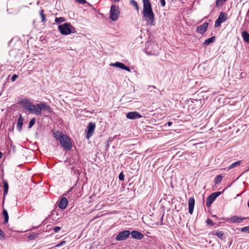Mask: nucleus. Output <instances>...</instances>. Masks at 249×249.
<instances>
[{"mask_svg":"<svg viewBox=\"0 0 249 249\" xmlns=\"http://www.w3.org/2000/svg\"><path fill=\"white\" fill-rule=\"evenodd\" d=\"M142 18L146 21V25L150 26L155 25V15L152 6L149 0H142Z\"/></svg>","mask_w":249,"mask_h":249,"instance_id":"nucleus-1","label":"nucleus"},{"mask_svg":"<svg viewBox=\"0 0 249 249\" xmlns=\"http://www.w3.org/2000/svg\"><path fill=\"white\" fill-rule=\"evenodd\" d=\"M58 29L62 35H68L76 32V29L70 23H65L59 25Z\"/></svg>","mask_w":249,"mask_h":249,"instance_id":"nucleus-2","label":"nucleus"},{"mask_svg":"<svg viewBox=\"0 0 249 249\" xmlns=\"http://www.w3.org/2000/svg\"><path fill=\"white\" fill-rule=\"evenodd\" d=\"M144 48L145 53L148 55H158L160 53V48L157 44L150 42L146 43Z\"/></svg>","mask_w":249,"mask_h":249,"instance_id":"nucleus-3","label":"nucleus"},{"mask_svg":"<svg viewBox=\"0 0 249 249\" xmlns=\"http://www.w3.org/2000/svg\"><path fill=\"white\" fill-rule=\"evenodd\" d=\"M60 144L64 150L71 151L72 149V144L71 138L67 134H64L62 136L59 141Z\"/></svg>","mask_w":249,"mask_h":249,"instance_id":"nucleus-4","label":"nucleus"},{"mask_svg":"<svg viewBox=\"0 0 249 249\" xmlns=\"http://www.w3.org/2000/svg\"><path fill=\"white\" fill-rule=\"evenodd\" d=\"M120 14V11L118 6L112 4L110 7L109 11V18L113 21H116Z\"/></svg>","mask_w":249,"mask_h":249,"instance_id":"nucleus-5","label":"nucleus"},{"mask_svg":"<svg viewBox=\"0 0 249 249\" xmlns=\"http://www.w3.org/2000/svg\"><path fill=\"white\" fill-rule=\"evenodd\" d=\"M231 184H229L227 187H226L222 192H216L213 193L210 195L206 200V206L208 207H209L212 204L214 201V200L216 199V198L219 196L222 193H223L226 189H227L228 187L231 186Z\"/></svg>","mask_w":249,"mask_h":249,"instance_id":"nucleus-6","label":"nucleus"},{"mask_svg":"<svg viewBox=\"0 0 249 249\" xmlns=\"http://www.w3.org/2000/svg\"><path fill=\"white\" fill-rule=\"evenodd\" d=\"M228 19V15L226 13L222 12L220 13L218 18L215 21L214 27L218 28L221 26V23L224 22Z\"/></svg>","mask_w":249,"mask_h":249,"instance_id":"nucleus-7","label":"nucleus"},{"mask_svg":"<svg viewBox=\"0 0 249 249\" xmlns=\"http://www.w3.org/2000/svg\"><path fill=\"white\" fill-rule=\"evenodd\" d=\"M43 103L41 102L36 105H32L31 108L30 112L32 113H35L37 116L41 115L42 114Z\"/></svg>","mask_w":249,"mask_h":249,"instance_id":"nucleus-8","label":"nucleus"},{"mask_svg":"<svg viewBox=\"0 0 249 249\" xmlns=\"http://www.w3.org/2000/svg\"><path fill=\"white\" fill-rule=\"evenodd\" d=\"M95 128V124L94 123L90 122L88 124L85 130L86 138L87 139H89L92 136Z\"/></svg>","mask_w":249,"mask_h":249,"instance_id":"nucleus-9","label":"nucleus"},{"mask_svg":"<svg viewBox=\"0 0 249 249\" xmlns=\"http://www.w3.org/2000/svg\"><path fill=\"white\" fill-rule=\"evenodd\" d=\"M18 104L21 105L22 108L24 110H27L29 112L33 104L27 98L22 99L18 102Z\"/></svg>","mask_w":249,"mask_h":249,"instance_id":"nucleus-10","label":"nucleus"},{"mask_svg":"<svg viewBox=\"0 0 249 249\" xmlns=\"http://www.w3.org/2000/svg\"><path fill=\"white\" fill-rule=\"evenodd\" d=\"M42 113V116L48 117L53 112L52 107L49 105L45 102H43Z\"/></svg>","mask_w":249,"mask_h":249,"instance_id":"nucleus-11","label":"nucleus"},{"mask_svg":"<svg viewBox=\"0 0 249 249\" xmlns=\"http://www.w3.org/2000/svg\"><path fill=\"white\" fill-rule=\"evenodd\" d=\"M130 234V231L128 230L123 231L119 232L118 235L116 236L115 239L116 241H123L127 239Z\"/></svg>","mask_w":249,"mask_h":249,"instance_id":"nucleus-12","label":"nucleus"},{"mask_svg":"<svg viewBox=\"0 0 249 249\" xmlns=\"http://www.w3.org/2000/svg\"><path fill=\"white\" fill-rule=\"evenodd\" d=\"M209 25V23L205 22L202 25L197 26L196 29V32L201 35H203L207 30Z\"/></svg>","mask_w":249,"mask_h":249,"instance_id":"nucleus-13","label":"nucleus"},{"mask_svg":"<svg viewBox=\"0 0 249 249\" xmlns=\"http://www.w3.org/2000/svg\"><path fill=\"white\" fill-rule=\"evenodd\" d=\"M142 115L137 111L129 112L126 114V117L127 119L134 120L142 117Z\"/></svg>","mask_w":249,"mask_h":249,"instance_id":"nucleus-14","label":"nucleus"},{"mask_svg":"<svg viewBox=\"0 0 249 249\" xmlns=\"http://www.w3.org/2000/svg\"><path fill=\"white\" fill-rule=\"evenodd\" d=\"M245 218L238 216L237 215H234L231 218H221V220H225L227 221H229L230 220L231 223H236V222H240L242 220L245 219Z\"/></svg>","mask_w":249,"mask_h":249,"instance_id":"nucleus-15","label":"nucleus"},{"mask_svg":"<svg viewBox=\"0 0 249 249\" xmlns=\"http://www.w3.org/2000/svg\"><path fill=\"white\" fill-rule=\"evenodd\" d=\"M110 65L112 66H114V67L119 68H120L121 69H122L123 70H125V71H129V72L130 71V68L129 67H128L127 66L125 65V64H124V63H121L120 62H116L115 63H111L110 64Z\"/></svg>","mask_w":249,"mask_h":249,"instance_id":"nucleus-16","label":"nucleus"},{"mask_svg":"<svg viewBox=\"0 0 249 249\" xmlns=\"http://www.w3.org/2000/svg\"><path fill=\"white\" fill-rule=\"evenodd\" d=\"M68 204V201L66 197H62L58 202V207L61 210H64Z\"/></svg>","mask_w":249,"mask_h":249,"instance_id":"nucleus-17","label":"nucleus"},{"mask_svg":"<svg viewBox=\"0 0 249 249\" xmlns=\"http://www.w3.org/2000/svg\"><path fill=\"white\" fill-rule=\"evenodd\" d=\"M195 204V200L194 197H191L188 199V211L190 214H192Z\"/></svg>","mask_w":249,"mask_h":249,"instance_id":"nucleus-18","label":"nucleus"},{"mask_svg":"<svg viewBox=\"0 0 249 249\" xmlns=\"http://www.w3.org/2000/svg\"><path fill=\"white\" fill-rule=\"evenodd\" d=\"M209 234V235H216L221 240H224L226 237L225 233L222 231H211Z\"/></svg>","mask_w":249,"mask_h":249,"instance_id":"nucleus-19","label":"nucleus"},{"mask_svg":"<svg viewBox=\"0 0 249 249\" xmlns=\"http://www.w3.org/2000/svg\"><path fill=\"white\" fill-rule=\"evenodd\" d=\"M131 237L133 239L140 240L143 237V234L138 231H132L130 232Z\"/></svg>","mask_w":249,"mask_h":249,"instance_id":"nucleus-20","label":"nucleus"},{"mask_svg":"<svg viewBox=\"0 0 249 249\" xmlns=\"http://www.w3.org/2000/svg\"><path fill=\"white\" fill-rule=\"evenodd\" d=\"M3 195H4V197H3V201L5 199V197L6 195L7 194L9 189V185L8 182L7 180H4L3 178Z\"/></svg>","mask_w":249,"mask_h":249,"instance_id":"nucleus-21","label":"nucleus"},{"mask_svg":"<svg viewBox=\"0 0 249 249\" xmlns=\"http://www.w3.org/2000/svg\"><path fill=\"white\" fill-rule=\"evenodd\" d=\"M23 121H24V118L21 116V115L20 114L18 120L17 125V129L19 132H20L22 130Z\"/></svg>","mask_w":249,"mask_h":249,"instance_id":"nucleus-22","label":"nucleus"},{"mask_svg":"<svg viewBox=\"0 0 249 249\" xmlns=\"http://www.w3.org/2000/svg\"><path fill=\"white\" fill-rule=\"evenodd\" d=\"M52 132L53 133L54 138L56 139V140L58 141L61 139L62 136L65 134L62 132H60L59 131H54V130H52Z\"/></svg>","mask_w":249,"mask_h":249,"instance_id":"nucleus-23","label":"nucleus"},{"mask_svg":"<svg viewBox=\"0 0 249 249\" xmlns=\"http://www.w3.org/2000/svg\"><path fill=\"white\" fill-rule=\"evenodd\" d=\"M2 214L4 217L3 224H6L8 223L9 220V215L7 211L5 209H3Z\"/></svg>","mask_w":249,"mask_h":249,"instance_id":"nucleus-24","label":"nucleus"},{"mask_svg":"<svg viewBox=\"0 0 249 249\" xmlns=\"http://www.w3.org/2000/svg\"><path fill=\"white\" fill-rule=\"evenodd\" d=\"M244 42L249 43V33L246 31H244L241 33Z\"/></svg>","mask_w":249,"mask_h":249,"instance_id":"nucleus-25","label":"nucleus"},{"mask_svg":"<svg viewBox=\"0 0 249 249\" xmlns=\"http://www.w3.org/2000/svg\"><path fill=\"white\" fill-rule=\"evenodd\" d=\"M215 39H216L215 36H213L209 38L206 39L204 41L203 44H204L205 45H209L211 43H213L214 41V40H215Z\"/></svg>","mask_w":249,"mask_h":249,"instance_id":"nucleus-26","label":"nucleus"},{"mask_svg":"<svg viewBox=\"0 0 249 249\" xmlns=\"http://www.w3.org/2000/svg\"><path fill=\"white\" fill-rule=\"evenodd\" d=\"M38 235L39 233L36 232H33L28 235V239L29 240H33L36 239L38 237Z\"/></svg>","mask_w":249,"mask_h":249,"instance_id":"nucleus-27","label":"nucleus"},{"mask_svg":"<svg viewBox=\"0 0 249 249\" xmlns=\"http://www.w3.org/2000/svg\"><path fill=\"white\" fill-rule=\"evenodd\" d=\"M114 138L111 137H108L107 140L106 142L105 148L106 150L107 151L109 147L110 143H111L114 140Z\"/></svg>","mask_w":249,"mask_h":249,"instance_id":"nucleus-28","label":"nucleus"},{"mask_svg":"<svg viewBox=\"0 0 249 249\" xmlns=\"http://www.w3.org/2000/svg\"><path fill=\"white\" fill-rule=\"evenodd\" d=\"M223 176L221 174L216 176L215 177V178L214 180V182L215 184H217L220 183V182L221 181V180L223 178Z\"/></svg>","mask_w":249,"mask_h":249,"instance_id":"nucleus-29","label":"nucleus"},{"mask_svg":"<svg viewBox=\"0 0 249 249\" xmlns=\"http://www.w3.org/2000/svg\"><path fill=\"white\" fill-rule=\"evenodd\" d=\"M241 162V160H238L232 163L230 166H229L228 170L240 165Z\"/></svg>","mask_w":249,"mask_h":249,"instance_id":"nucleus-30","label":"nucleus"},{"mask_svg":"<svg viewBox=\"0 0 249 249\" xmlns=\"http://www.w3.org/2000/svg\"><path fill=\"white\" fill-rule=\"evenodd\" d=\"M44 10L41 8L40 11H39V15L41 18V21L43 22H45L46 21V15L44 13Z\"/></svg>","mask_w":249,"mask_h":249,"instance_id":"nucleus-31","label":"nucleus"},{"mask_svg":"<svg viewBox=\"0 0 249 249\" xmlns=\"http://www.w3.org/2000/svg\"><path fill=\"white\" fill-rule=\"evenodd\" d=\"M227 0H216L215 5L217 7L222 6Z\"/></svg>","mask_w":249,"mask_h":249,"instance_id":"nucleus-32","label":"nucleus"},{"mask_svg":"<svg viewBox=\"0 0 249 249\" xmlns=\"http://www.w3.org/2000/svg\"><path fill=\"white\" fill-rule=\"evenodd\" d=\"M66 19L64 17H59V18H55V22L57 24H59L64 21H65Z\"/></svg>","mask_w":249,"mask_h":249,"instance_id":"nucleus-33","label":"nucleus"},{"mask_svg":"<svg viewBox=\"0 0 249 249\" xmlns=\"http://www.w3.org/2000/svg\"><path fill=\"white\" fill-rule=\"evenodd\" d=\"M129 3L132 5L134 7H135V9L138 11L139 9V7L138 4L137 2L135 0H130Z\"/></svg>","mask_w":249,"mask_h":249,"instance_id":"nucleus-34","label":"nucleus"},{"mask_svg":"<svg viewBox=\"0 0 249 249\" xmlns=\"http://www.w3.org/2000/svg\"><path fill=\"white\" fill-rule=\"evenodd\" d=\"M36 122V118H33L31 119L30 121L29 122V125H28V129H30L33 127V126L35 124Z\"/></svg>","mask_w":249,"mask_h":249,"instance_id":"nucleus-35","label":"nucleus"},{"mask_svg":"<svg viewBox=\"0 0 249 249\" xmlns=\"http://www.w3.org/2000/svg\"><path fill=\"white\" fill-rule=\"evenodd\" d=\"M205 223L207 225H209L210 226H213L216 224V223H214L211 219L209 218L206 219Z\"/></svg>","mask_w":249,"mask_h":249,"instance_id":"nucleus-36","label":"nucleus"},{"mask_svg":"<svg viewBox=\"0 0 249 249\" xmlns=\"http://www.w3.org/2000/svg\"><path fill=\"white\" fill-rule=\"evenodd\" d=\"M239 230H240V231L242 232H246V233H249V226L244 227L241 229H239Z\"/></svg>","mask_w":249,"mask_h":249,"instance_id":"nucleus-37","label":"nucleus"},{"mask_svg":"<svg viewBox=\"0 0 249 249\" xmlns=\"http://www.w3.org/2000/svg\"><path fill=\"white\" fill-rule=\"evenodd\" d=\"M51 229V228H50L49 230H50ZM52 230H53V231L55 233L58 232L61 229V228L59 226H56L53 228H52Z\"/></svg>","mask_w":249,"mask_h":249,"instance_id":"nucleus-38","label":"nucleus"},{"mask_svg":"<svg viewBox=\"0 0 249 249\" xmlns=\"http://www.w3.org/2000/svg\"><path fill=\"white\" fill-rule=\"evenodd\" d=\"M118 178L119 180L120 181H124V175L123 173V172H121L118 176Z\"/></svg>","mask_w":249,"mask_h":249,"instance_id":"nucleus-39","label":"nucleus"},{"mask_svg":"<svg viewBox=\"0 0 249 249\" xmlns=\"http://www.w3.org/2000/svg\"><path fill=\"white\" fill-rule=\"evenodd\" d=\"M5 239V236L4 232L0 229V240H4Z\"/></svg>","mask_w":249,"mask_h":249,"instance_id":"nucleus-40","label":"nucleus"},{"mask_svg":"<svg viewBox=\"0 0 249 249\" xmlns=\"http://www.w3.org/2000/svg\"><path fill=\"white\" fill-rule=\"evenodd\" d=\"M71 171H73V174H75V175H76V174H78V175H79V174H80L79 169H76V168H75V167L72 166V167L71 168Z\"/></svg>","mask_w":249,"mask_h":249,"instance_id":"nucleus-41","label":"nucleus"},{"mask_svg":"<svg viewBox=\"0 0 249 249\" xmlns=\"http://www.w3.org/2000/svg\"><path fill=\"white\" fill-rule=\"evenodd\" d=\"M18 75L16 74H13L12 77H11V80L12 81V82H14L16 81V80L18 78Z\"/></svg>","mask_w":249,"mask_h":249,"instance_id":"nucleus-42","label":"nucleus"},{"mask_svg":"<svg viewBox=\"0 0 249 249\" xmlns=\"http://www.w3.org/2000/svg\"><path fill=\"white\" fill-rule=\"evenodd\" d=\"M76 2L80 4H85L88 3L86 0H75Z\"/></svg>","mask_w":249,"mask_h":249,"instance_id":"nucleus-43","label":"nucleus"},{"mask_svg":"<svg viewBox=\"0 0 249 249\" xmlns=\"http://www.w3.org/2000/svg\"><path fill=\"white\" fill-rule=\"evenodd\" d=\"M65 243H66V241H62L59 244H57L55 247H60V246L64 245Z\"/></svg>","mask_w":249,"mask_h":249,"instance_id":"nucleus-44","label":"nucleus"},{"mask_svg":"<svg viewBox=\"0 0 249 249\" xmlns=\"http://www.w3.org/2000/svg\"><path fill=\"white\" fill-rule=\"evenodd\" d=\"M14 127H15V123H14L12 124V125L11 126V127H10V128H8V131L10 132V131H13L14 130Z\"/></svg>","mask_w":249,"mask_h":249,"instance_id":"nucleus-45","label":"nucleus"},{"mask_svg":"<svg viewBox=\"0 0 249 249\" xmlns=\"http://www.w3.org/2000/svg\"><path fill=\"white\" fill-rule=\"evenodd\" d=\"M160 5L162 7H164L165 5V0H159Z\"/></svg>","mask_w":249,"mask_h":249,"instance_id":"nucleus-46","label":"nucleus"},{"mask_svg":"<svg viewBox=\"0 0 249 249\" xmlns=\"http://www.w3.org/2000/svg\"><path fill=\"white\" fill-rule=\"evenodd\" d=\"M44 221H43L41 224H40L39 225L37 226H34L31 229H30V231H32V230H36L39 227H40L42 224H43L44 223Z\"/></svg>","mask_w":249,"mask_h":249,"instance_id":"nucleus-47","label":"nucleus"},{"mask_svg":"<svg viewBox=\"0 0 249 249\" xmlns=\"http://www.w3.org/2000/svg\"><path fill=\"white\" fill-rule=\"evenodd\" d=\"M73 188V187H71L69 191H68L67 192H66L64 194L63 196H67L68 194H69L72 191Z\"/></svg>","mask_w":249,"mask_h":249,"instance_id":"nucleus-48","label":"nucleus"},{"mask_svg":"<svg viewBox=\"0 0 249 249\" xmlns=\"http://www.w3.org/2000/svg\"><path fill=\"white\" fill-rule=\"evenodd\" d=\"M163 216H164V213L162 214L160 219V225H163Z\"/></svg>","mask_w":249,"mask_h":249,"instance_id":"nucleus-49","label":"nucleus"},{"mask_svg":"<svg viewBox=\"0 0 249 249\" xmlns=\"http://www.w3.org/2000/svg\"><path fill=\"white\" fill-rule=\"evenodd\" d=\"M172 124V122H171V121H168L166 124L165 125H167L168 126H171V125Z\"/></svg>","mask_w":249,"mask_h":249,"instance_id":"nucleus-50","label":"nucleus"},{"mask_svg":"<svg viewBox=\"0 0 249 249\" xmlns=\"http://www.w3.org/2000/svg\"><path fill=\"white\" fill-rule=\"evenodd\" d=\"M249 171V166L248 169H247L245 172H243V173H242V174H241V175H240V176H239L237 178H239L241 176H242V175L243 174H244L245 172H248V171Z\"/></svg>","mask_w":249,"mask_h":249,"instance_id":"nucleus-51","label":"nucleus"},{"mask_svg":"<svg viewBox=\"0 0 249 249\" xmlns=\"http://www.w3.org/2000/svg\"><path fill=\"white\" fill-rule=\"evenodd\" d=\"M232 243V239H231L230 241L229 242V247H230Z\"/></svg>","mask_w":249,"mask_h":249,"instance_id":"nucleus-52","label":"nucleus"},{"mask_svg":"<svg viewBox=\"0 0 249 249\" xmlns=\"http://www.w3.org/2000/svg\"><path fill=\"white\" fill-rule=\"evenodd\" d=\"M221 222H218V223H216V224H215V225H216L217 227H219L221 226Z\"/></svg>","mask_w":249,"mask_h":249,"instance_id":"nucleus-53","label":"nucleus"},{"mask_svg":"<svg viewBox=\"0 0 249 249\" xmlns=\"http://www.w3.org/2000/svg\"><path fill=\"white\" fill-rule=\"evenodd\" d=\"M111 0L112 1V2H115V3L118 2L120 1V0Z\"/></svg>","mask_w":249,"mask_h":249,"instance_id":"nucleus-54","label":"nucleus"},{"mask_svg":"<svg viewBox=\"0 0 249 249\" xmlns=\"http://www.w3.org/2000/svg\"><path fill=\"white\" fill-rule=\"evenodd\" d=\"M212 217L216 218V219H219V218L216 215L213 214V215H212Z\"/></svg>","mask_w":249,"mask_h":249,"instance_id":"nucleus-55","label":"nucleus"},{"mask_svg":"<svg viewBox=\"0 0 249 249\" xmlns=\"http://www.w3.org/2000/svg\"><path fill=\"white\" fill-rule=\"evenodd\" d=\"M2 155H3L2 153L0 151V159L2 158Z\"/></svg>","mask_w":249,"mask_h":249,"instance_id":"nucleus-56","label":"nucleus"},{"mask_svg":"<svg viewBox=\"0 0 249 249\" xmlns=\"http://www.w3.org/2000/svg\"><path fill=\"white\" fill-rule=\"evenodd\" d=\"M197 101V99H191V102L194 103V101Z\"/></svg>","mask_w":249,"mask_h":249,"instance_id":"nucleus-57","label":"nucleus"},{"mask_svg":"<svg viewBox=\"0 0 249 249\" xmlns=\"http://www.w3.org/2000/svg\"><path fill=\"white\" fill-rule=\"evenodd\" d=\"M86 4H87L89 6H90V7L92 6V4H90V3H89V2L87 3Z\"/></svg>","mask_w":249,"mask_h":249,"instance_id":"nucleus-58","label":"nucleus"},{"mask_svg":"<svg viewBox=\"0 0 249 249\" xmlns=\"http://www.w3.org/2000/svg\"><path fill=\"white\" fill-rule=\"evenodd\" d=\"M176 0H171V1L172 2H175L176 1Z\"/></svg>","mask_w":249,"mask_h":249,"instance_id":"nucleus-59","label":"nucleus"},{"mask_svg":"<svg viewBox=\"0 0 249 249\" xmlns=\"http://www.w3.org/2000/svg\"><path fill=\"white\" fill-rule=\"evenodd\" d=\"M247 15H249V10L248 11Z\"/></svg>","mask_w":249,"mask_h":249,"instance_id":"nucleus-60","label":"nucleus"},{"mask_svg":"<svg viewBox=\"0 0 249 249\" xmlns=\"http://www.w3.org/2000/svg\"><path fill=\"white\" fill-rule=\"evenodd\" d=\"M247 205H248V207L249 208V201L248 202Z\"/></svg>","mask_w":249,"mask_h":249,"instance_id":"nucleus-61","label":"nucleus"},{"mask_svg":"<svg viewBox=\"0 0 249 249\" xmlns=\"http://www.w3.org/2000/svg\"><path fill=\"white\" fill-rule=\"evenodd\" d=\"M49 226H50V225H47V228H49Z\"/></svg>","mask_w":249,"mask_h":249,"instance_id":"nucleus-62","label":"nucleus"},{"mask_svg":"<svg viewBox=\"0 0 249 249\" xmlns=\"http://www.w3.org/2000/svg\"><path fill=\"white\" fill-rule=\"evenodd\" d=\"M179 2H181L182 3H183V2H182V0H179Z\"/></svg>","mask_w":249,"mask_h":249,"instance_id":"nucleus-63","label":"nucleus"}]
</instances>
